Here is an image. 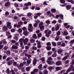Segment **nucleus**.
I'll list each match as a JSON object with an SVG mask.
<instances>
[{"mask_svg": "<svg viewBox=\"0 0 74 74\" xmlns=\"http://www.w3.org/2000/svg\"><path fill=\"white\" fill-rule=\"evenodd\" d=\"M67 58V56H65L64 58H63V60H66Z\"/></svg>", "mask_w": 74, "mask_h": 74, "instance_id": "13d9d810", "label": "nucleus"}, {"mask_svg": "<svg viewBox=\"0 0 74 74\" xmlns=\"http://www.w3.org/2000/svg\"><path fill=\"white\" fill-rule=\"evenodd\" d=\"M71 71V69L70 68H69L67 71L66 73H69Z\"/></svg>", "mask_w": 74, "mask_h": 74, "instance_id": "864d4df0", "label": "nucleus"}, {"mask_svg": "<svg viewBox=\"0 0 74 74\" xmlns=\"http://www.w3.org/2000/svg\"><path fill=\"white\" fill-rule=\"evenodd\" d=\"M11 4V3L9 2H8L6 3L5 4V7H8Z\"/></svg>", "mask_w": 74, "mask_h": 74, "instance_id": "4468645a", "label": "nucleus"}, {"mask_svg": "<svg viewBox=\"0 0 74 74\" xmlns=\"http://www.w3.org/2000/svg\"><path fill=\"white\" fill-rule=\"evenodd\" d=\"M51 43L52 45L54 47H56V43L55 42H52Z\"/></svg>", "mask_w": 74, "mask_h": 74, "instance_id": "6ab92c4d", "label": "nucleus"}, {"mask_svg": "<svg viewBox=\"0 0 74 74\" xmlns=\"http://www.w3.org/2000/svg\"><path fill=\"white\" fill-rule=\"evenodd\" d=\"M9 12L8 11H6L5 13V16H7L9 14Z\"/></svg>", "mask_w": 74, "mask_h": 74, "instance_id": "a878e982", "label": "nucleus"}, {"mask_svg": "<svg viewBox=\"0 0 74 74\" xmlns=\"http://www.w3.org/2000/svg\"><path fill=\"white\" fill-rule=\"evenodd\" d=\"M47 51H49L51 49V47L50 46H48L46 47Z\"/></svg>", "mask_w": 74, "mask_h": 74, "instance_id": "5701e85b", "label": "nucleus"}, {"mask_svg": "<svg viewBox=\"0 0 74 74\" xmlns=\"http://www.w3.org/2000/svg\"><path fill=\"white\" fill-rule=\"evenodd\" d=\"M39 71V70L38 69H35L33 70V71L34 72H37V71Z\"/></svg>", "mask_w": 74, "mask_h": 74, "instance_id": "8fccbe9b", "label": "nucleus"}, {"mask_svg": "<svg viewBox=\"0 0 74 74\" xmlns=\"http://www.w3.org/2000/svg\"><path fill=\"white\" fill-rule=\"evenodd\" d=\"M43 26V22H41L40 24H39V26Z\"/></svg>", "mask_w": 74, "mask_h": 74, "instance_id": "37998d69", "label": "nucleus"}, {"mask_svg": "<svg viewBox=\"0 0 74 74\" xmlns=\"http://www.w3.org/2000/svg\"><path fill=\"white\" fill-rule=\"evenodd\" d=\"M6 73L7 74H10V70L9 69H7L6 70Z\"/></svg>", "mask_w": 74, "mask_h": 74, "instance_id": "ea45409f", "label": "nucleus"}, {"mask_svg": "<svg viewBox=\"0 0 74 74\" xmlns=\"http://www.w3.org/2000/svg\"><path fill=\"white\" fill-rule=\"evenodd\" d=\"M14 39L15 40H16V41H17L18 40V38L16 36H15L14 38Z\"/></svg>", "mask_w": 74, "mask_h": 74, "instance_id": "603ef678", "label": "nucleus"}, {"mask_svg": "<svg viewBox=\"0 0 74 74\" xmlns=\"http://www.w3.org/2000/svg\"><path fill=\"white\" fill-rule=\"evenodd\" d=\"M51 31L48 29L47 34H46V36L47 37H49L50 36V34H51Z\"/></svg>", "mask_w": 74, "mask_h": 74, "instance_id": "7ed1b4c3", "label": "nucleus"}, {"mask_svg": "<svg viewBox=\"0 0 74 74\" xmlns=\"http://www.w3.org/2000/svg\"><path fill=\"white\" fill-rule=\"evenodd\" d=\"M51 11L52 12H56V10L54 9H52L51 10Z\"/></svg>", "mask_w": 74, "mask_h": 74, "instance_id": "4c0bfd02", "label": "nucleus"}, {"mask_svg": "<svg viewBox=\"0 0 74 74\" xmlns=\"http://www.w3.org/2000/svg\"><path fill=\"white\" fill-rule=\"evenodd\" d=\"M56 23V20H54L52 22V23H54V24H55Z\"/></svg>", "mask_w": 74, "mask_h": 74, "instance_id": "69168bd1", "label": "nucleus"}, {"mask_svg": "<svg viewBox=\"0 0 74 74\" xmlns=\"http://www.w3.org/2000/svg\"><path fill=\"white\" fill-rule=\"evenodd\" d=\"M12 49H17L18 48V47L17 46L15 45H13L12 47Z\"/></svg>", "mask_w": 74, "mask_h": 74, "instance_id": "9d476101", "label": "nucleus"}, {"mask_svg": "<svg viewBox=\"0 0 74 74\" xmlns=\"http://www.w3.org/2000/svg\"><path fill=\"white\" fill-rule=\"evenodd\" d=\"M32 49L33 50H37V47H32Z\"/></svg>", "mask_w": 74, "mask_h": 74, "instance_id": "b1692460", "label": "nucleus"}, {"mask_svg": "<svg viewBox=\"0 0 74 74\" xmlns=\"http://www.w3.org/2000/svg\"><path fill=\"white\" fill-rule=\"evenodd\" d=\"M3 29L4 32H7L8 30V28L6 26H4L3 27Z\"/></svg>", "mask_w": 74, "mask_h": 74, "instance_id": "0eeeda50", "label": "nucleus"}, {"mask_svg": "<svg viewBox=\"0 0 74 74\" xmlns=\"http://www.w3.org/2000/svg\"><path fill=\"white\" fill-rule=\"evenodd\" d=\"M23 66V63H21L20 64L19 66H18V68L19 70L21 69V67H22Z\"/></svg>", "mask_w": 74, "mask_h": 74, "instance_id": "423d86ee", "label": "nucleus"}, {"mask_svg": "<svg viewBox=\"0 0 74 74\" xmlns=\"http://www.w3.org/2000/svg\"><path fill=\"white\" fill-rule=\"evenodd\" d=\"M55 40H56V41H58V40H59V37H56L55 38Z\"/></svg>", "mask_w": 74, "mask_h": 74, "instance_id": "e2e57ef3", "label": "nucleus"}, {"mask_svg": "<svg viewBox=\"0 0 74 74\" xmlns=\"http://www.w3.org/2000/svg\"><path fill=\"white\" fill-rule=\"evenodd\" d=\"M47 46H51V42H47Z\"/></svg>", "mask_w": 74, "mask_h": 74, "instance_id": "58836bf2", "label": "nucleus"}, {"mask_svg": "<svg viewBox=\"0 0 74 74\" xmlns=\"http://www.w3.org/2000/svg\"><path fill=\"white\" fill-rule=\"evenodd\" d=\"M41 36H42V34L41 33H40L38 34V37H41Z\"/></svg>", "mask_w": 74, "mask_h": 74, "instance_id": "c9c22d12", "label": "nucleus"}, {"mask_svg": "<svg viewBox=\"0 0 74 74\" xmlns=\"http://www.w3.org/2000/svg\"><path fill=\"white\" fill-rule=\"evenodd\" d=\"M18 24L21 25H22L23 24V23L22 21H20L18 23Z\"/></svg>", "mask_w": 74, "mask_h": 74, "instance_id": "09e8293b", "label": "nucleus"}, {"mask_svg": "<svg viewBox=\"0 0 74 74\" xmlns=\"http://www.w3.org/2000/svg\"><path fill=\"white\" fill-rule=\"evenodd\" d=\"M11 42L12 43H13V44H14V43H16V41L14 40H12L11 41Z\"/></svg>", "mask_w": 74, "mask_h": 74, "instance_id": "5fc2aeb1", "label": "nucleus"}, {"mask_svg": "<svg viewBox=\"0 0 74 74\" xmlns=\"http://www.w3.org/2000/svg\"><path fill=\"white\" fill-rule=\"evenodd\" d=\"M6 35L7 36H8V35H10L11 33L9 32H6Z\"/></svg>", "mask_w": 74, "mask_h": 74, "instance_id": "473e14b6", "label": "nucleus"}, {"mask_svg": "<svg viewBox=\"0 0 74 74\" xmlns=\"http://www.w3.org/2000/svg\"><path fill=\"white\" fill-rule=\"evenodd\" d=\"M63 34L64 35L67 36V35H68V32H67V31H65L63 32Z\"/></svg>", "mask_w": 74, "mask_h": 74, "instance_id": "4be33fe9", "label": "nucleus"}, {"mask_svg": "<svg viewBox=\"0 0 74 74\" xmlns=\"http://www.w3.org/2000/svg\"><path fill=\"white\" fill-rule=\"evenodd\" d=\"M36 63H37V60L35 59L34 61V62H33V64L34 66L36 64Z\"/></svg>", "mask_w": 74, "mask_h": 74, "instance_id": "2f4dec72", "label": "nucleus"}, {"mask_svg": "<svg viewBox=\"0 0 74 74\" xmlns=\"http://www.w3.org/2000/svg\"><path fill=\"white\" fill-rule=\"evenodd\" d=\"M35 40L32 38L30 40V41L31 43H34L35 42Z\"/></svg>", "mask_w": 74, "mask_h": 74, "instance_id": "f8f14e48", "label": "nucleus"}, {"mask_svg": "<svg viewBox=\"0 0 74 74\" xmlns=\"http://www.w3.org/2000/svg\"><path fill=\"white\" fill-rule=\"evenodd\" d=\"M50 22H51L49 20H48L46 21V23L47 24H49L50 23Z\"/></svg>", "mask_w": 74, "mask_h": 74, "instance_id": "f704fd0d", "label": "nucleus"}, {"mask_svg": "<svg viewBox=\"0 0 74 74\" xmlns=\"http://www.w3.org/2000/svg\"><path fill=\"white\" fill-rule=\"evenodd\" d=\"M28 29V30L30 32H33V26H32V24H29Z\"/></svg>", "mask_w": 74, "mask_h": 74, "instance_id": "f257e3e1", "label": "nucleus"}, {"mask_svg": "<svg viewBox=\"0 0 74 74\" xmlns=\"http://www.w3.org/2000/svg\"><path fill=\"white\" fill-rule=\"evenodd\" d=\"M16 14L17 15H18V17H21V16H25V15L23 14H19V13H17Z\"/></svg>", "mask_w": 74, "mask_h": 74, "instance_id": "ddd939ff", "label": "nucleus"}, {"mask_svg": "<svg viewBox=\"0 0 74 74\" xmlns=\"http://www.w3.org/2000/svg\"><path fill=\"white\" fill-rule=\"evenodd\" d=\"M51 60H52V59L51 57H49L48 58V60L47 61L48 63L49 64H51Z\"/></svg>", "mask_w": 74, "mask_h": 74, "instance_id": "20e7f679", "label": "nucleus"}, {"mask_svg": "<svg viewBox=\"0 0 74 74\" xmlns=\"http://www.w3.org/2000/svg\"><path fill=\"white\" fill-rule=\"evenodd\" d=\"M28 33L29 32H27V31H26L24 32H23V34H24V35H27V34H28Z\"/></svg>", "mask_w": 74, "mask_h": 74, "instance_id": "c85d7f7f", "label": "nucleus"}, {"mask_svg": "<svg viewBox=\"0 0 74 74\" xmlns=\"http://www.w3.org/2000/svg\"><path fill=\"white\" fill-rule=\"evenodd\" d=\"M61 43H62L60 42H57V45H61Z\"/></svg>", "mask_w": 74, "mask_h": 74, "instance_id": "338daca9", "label": "nucleus"}, {"mask_svg": "<svg viewBox=\"0 0 74 74\" xmlns=\"http://www.w3.org/2000/svg\"><path fill=\"white\" fill-rule=\"evenodd\" d=\"M27 9H29V7H26L25 8H23V10H27Z\"/></svg>", "mask_w": 74, "mask_h": 74, "instance_id": "052dcab7", "label": "nucleus"}, {"mask_svg": "<svg viewBox=\"0 0 74 74\" xmlns=\"http://www.w3.org/2000/svg\"><path fill=\"white\" fill-rule=\"evenodd\" d=\"M42 64H40V65L38 66V68L39 70H42Z\"/></svg>", "mask_w": 74, "mask_h": 74, "instance_id": "dca6fc26", "label": "nucleus"}, {"mask_svg": "<svg viewBox=\"0 0 74 74\" xmlns=\"http://www.w3.org/2000/svg\"><path fill=\"white\" fill-rule=\"evenodd\" d=\"M17 31L18 32V33H21L22 32V29H21V28H20L18 29V30H17Z\"/></svg>", "mask_w": 74, "mask_h": 74, "instance_id": "bb28decb", "label": "nucleus"}, {"mask_svg": "<svg viewBox=\"0 0 74 74\" xmlns=\"http://www.w3.org/2000/svg\"><path fill=\"white\" fill-rule=\"evenodd\" d=\"M12 64V60H10L8 62V65H11Z\"/></svg>", "mask_w": 74, "mask_h": 74, "instance_id": "79ce46f5", "label": "nucleus"}, {"mask_svg": "<svg viewBox=\"0 0 74 74\" xmlns=\"http://www.w3.org/2000/svg\"><path fill=\"white\" fill-rule=\"evenodd\" d=\"M25 48L26 49H29V47L28 46H25Z\"/></svg>", "mask_w": 74, "mask_h": 74, "instance_id": "774afa93", "label": "nucleus"}, {"mask_svg": "<svg viewBox=\"0 0 74 74\" xmlns=\"http://www.w3.org/2000/svg\"><path fill=\"white\" fill-rule=\"evenodd\" d=\"M43 4L45 5H48V4H47V2L45 1L43 2Z\"/></svg>", "mask_w": 74, "mask_h": 74, "instance_id": "bf43d9fd", "label": "nucleus"}, {"mask_svg": "<svg viewBox=\"0 0 74 74\" xmlns=\"http://www.w3.org/2000/svg\"><path fill=\"white\" fill-rule=\"evenodd\" d=\"M55 69V66H50L48 68L49 70L50 71H52V70H53Z\"/></svg>", "mask_w": 74, "mask_h": 74, "instance_id": "1a4fd4ad", "label": "nucleus"}, {"mask_svg": "<svg viewBox=\"0 0 74 74\" xmlns=\"http://www.w3.org/2000/svg\"><path fill=\"white\" fill-rule=\"evenodd\" d=\"M62 51L61 49L58 50V54H61V53H62Z\"/></svg>", "mask_w": 74, "mask_h": 74, "instance_id": "f3484780", "label": "nucleus"}, {"mask_svg": "<svg viewBox=\"0 0 74 74\" xmlns=\"http://www.w3.org/2000/svg\"><path fill=\"white\" fill-rule=\"evenodd\" d=\"M66 8L67 10H70V9L71 8V7L70 5H67L66 6Z\"/></svg>", "mask_w": 74, "mask_h": 74, "instance_id": "2eb2a0df", "label": "nucleus"}, {"mask_svg": "<svg viewBox=\"0 0 74 74\" xmlns=\"http://www.w3.org/2000/svg\"><path fill=\"white\" fill-rule=\"evenodd\" d=\"M27 15L28 16H30L32 15V13H31L29 12L27 14Z\"/></svg>", "mask_w": 74, "mask_h": 74, "instance_id": "680f3d73", "label": "nucleus"}, {"mask_svg": "<svg viewBox=\"0 0 74 74\" xmlns=\"http://www.w3.org/2000/svg\"><path fill=\"white\" fill-rule=\"evenodd\" d=\"M33 38H34V39H37V35L36 34H34L33 36H32Z\"/></svg>", "mask_w": 74, "mask_h": 74, "instance_id": "a211bd4d", "label": "nucleus"}, {"mask_svg": "<svg viewBox=\"0 0 74 74\" xmlns=\"http://www.w3.org/2000/svg\"><path fill=\"white\" fill-rule=\"evenodd\" d=\"M40 60H42V61H45V59H44V58H41L40 59Z\"/></svg>", "mask_w": 74, "mask_h": 74, "instance_id": "0e129e2a", "label": "nucleus"}, {"mask_svg": "<svg viewBox=\"0 0 74 74\" xmlns=\"http://www.w3.org/2000/svg\"><path fill=\"white\" fill-rule=\"evenodd\" d=\"M41 14H42V13H38L36 14V15L38 16H40Z\"/></svg>", "mask_w": 74, "mask_h": 74, "instance_id": "49530a36", "label": "nucleus"}, {"mask_svg": "<svg viewBox=\"0 0 74 74\" xmlns=\"http://www.w3.org/2000/svg\"><path fill=\"white\" fill-rule=\"evenodd\" d=\"M40 27V30H43L44 29V26H40L39 27Z\"/></svg>", "mask_w": 74, "mask_h": 74, "instance_id": "a18cd8bd", "label": "nucleus"}, {"mask_svg": "<svg viewBox=\"0 0 74 74\" xmlns=\"http://www.w3.org/2000/svg\"><path fill=\"white\" fill-rule=\"evenodd\" d=\"M56 64L57 66H60L62 64V62L60 61H58L56 62Z\"/></svg>", "mask_w": 74, "mask_h": 74, "instance_id": "9b49d317", "label": "nucleus"}, {"mask_svg": "<svg viewBox=\"0 0 74 74\" xmlns=\"http://www.w3.org/2000/svg\"><path fill=\"white\" fill-rule=\"evenodd\" d=\"M60 34H61V32L60 31H58L57 33V36H59V35H60Z\"/></svg>", "mask_w": 74, "mask_h": 74, "instance_id": "72a5a7b5", "label": "nucleus"}, {"mask_svg": "<svg viewBox=\"0 0 74 74\" xmlns=\"http://www.w3.org/2000/svg\"><path fill=\"white\" fill-rule=\"evenodd\" d=\"M30 67H27L26 69V70L27 71H29V70H30Z\"/></svg>", "mask_w": 74, "mask_h": 74, "instance_id": "e433bc0d", "label": "nucleus"}, {"mask_svg": "<svg viewBox=\"0 0 74 74\" xmlns=\"http://www.w3.org/2000/svg\"><path fill=\"white\" fill-rule=\"evenodd\" d=\"M65 71H66L65 70H62L60 72L59 74H62V73H64V72Z\"/></svg>", "mask_w": 74, "mask_h": 74, "instance_id": "7c9ffc66", "label": "nucleus"}, {"mask_svg": "<svg viewBox=\"0 0 74 74\" xmlns=\"http://www.w3.org/2000/svg\"><path fill=\"white\" fill-rule=\"evenodd\" d=\"M32 5V3H31V2H28L27 3H25L24 4V5L25 6H28L29 5Z\"/></svg>", "mask_w": 74, "mask_h": 74, "instance_id": "6e6552de", "label": "nucleus"}, {"mask_svg": "<svg viewBox=\"0 0 74 74\" xmlns=\"http://www.w3.org/2000/svg\"><path fill=\"white\" fill-rule=\"evenodd\" d=\"M56 71H59V70H60V68L59 67H57L56 68Z\"/></svg>", "mask_w": 74, "mask_h": 74, "instance_id": "cd10ccee", "label": "nucleus"}, {"mask_svg": "<svg viewBox=\"0 0 74 74\" xmlns=\"http://www.w3.org/2000/svg\"><path fill=\"white\" fill-rule=\"evenodd\" d=\"M60 1L61 3H65V0H60Z\"/></svg>", "mask_w": 74, "mask_h": 74, "instance_id": "de8ad7c7", "label": "nucleus"}, {"mask_svg": "<svg viewBox=\"0 0 74 74\" xmlns=\"http://www.w3.org/2000/svg\"><path fill=\"white\" fill-rule=\"evenodd\" d=\"M29 41V39L27 38H26L23 41V43L24 44L26 45Z\"/></svg>", "mask_w": 74, "mask_h": 74, "instance_id": "39448f33", "label": "nucleus"}, {"mask_svg": "<svg viewBox=\"0 0 74 74\" xmlns=\"http://www.w3.org/2000/svg\"><path fill=\"white\" fill-rule=\"evenodd\" d=\"M61 47H64L66 46V44L64 43H62L61 45Z\"/></svg>", "mask_w": 74, "mask_h": 74, "instance_id": "a19ab883", "label": "nucleus"}, {"mask_svg": "<svg viewBox=\"0 0 74 74\" xmlns=\"http://www.w3.org/2000/svg\"><path fill=\"white\" fill-rule=\"evenodd\" d=\"M48 71L46 69H45L44 71H43V74H48Z\"/></svg>", "mask_w": 74, "mask_h": 74, "instance_id": "aec40b11", "label": "nucleus"}, {"mask_svg": "<svg viewBox=\"0 0 74 74\" xmlns=\"http://www.w3.org/2000/svg\"><path fill=\"white\" fill-rule=\"evenodd\" d=\"M60 18H61V19H62L63 18V16L62 15H60Z\"/></svg>", "mask_w": 74, "mask_h": 74, "instance_id": "3c124183", "label": "nucleus"}, {"mask_svg": "<svg viewBox=\"0 0 74 74\" xmlns=\"http://www.w3.org/2000/svg\"><path fill=\"white\" fill-rule=\"evenodd\" d=\"M34 27H37V26H38L37 23H35L34 25Z\"/></svg>", "mask_w": 74, "mask_h": 74, "instance_id": "c03bdc74", "label": "nucleus"}, {"mask_svg": "<svg viewBox=\"0 0 74 74\" xmlns=\"http://www.w3.org/2000/svg\"><path fill=\"white\" fill-rule=\"evenodd\" d=\"M11 23L10 22H8L7 23V26L8 27V28L10 29L12 28V26L11 25Z\"/></svg>", "mask_w": 74, "mask_h": 74, "instance_id": "f03ea898", "label": "nucleus"}, {"mask_svg": "<svg viewBox=\"0 0 74 74\" xmlns=\"http://www.w3.org/2000/svg\"><path fill=\"white\" fill-rule=\"evenodd\" d=\"M13 65L14 66H19V64H17V63L16 62H15L13 63Z\"/></svg>", "mask_w": 74, "mask_h": 74, "instance_id": "393cba45", "label": "nucleus"}, {"mask_svg": "<svg viewBox=\"0 0 74 74\" xmlns=\"http://www.w3.org/2000/svg\"><path fill=\"white\" fill-rule=\"evenodd\" d=\"M23 30L24 31H25V30H27V28H26V27H24L22 28Z\"/></svg>", "mask_w": 74, "mask_h": 74, "instance_id": "6e6d98bb", "label": "nucleus"}, {"mask_svg": "<svg viewBox=\"0 0 74 74\" xmlns=\"http://www.w3.org/2000/svg\"><path fill=\"white\" fill-rule=\"evenodd\" d=\"M59 28H60V27H58L56 26L55 29V31H57V30H59Z\"/></svg>", "mask_w": 74, "mask_h": 74, "instance_id": "c756f323", "label": "nucleus"}, {"mask_svg": "<svg viewBox=\"0 0 74 74\" xmlns=\"http://www.w3.org/2000/svg\"><path fill=\"white\" fill-rule=\"evenodd\" d=\"M35 22L37 23H39L40 22V21L38 20H37L35 21Z\"/></svg>", "mask_w": 74, "mask_h": 74, "instance_id": "4d7b16f0", "label": "nucleus"}, {"mask_svg": "<svg viewBox=\"0 0 74 74\" xmlns=\"http://www.w3.org/2000/svg\"><path fill=\"white\" fill-rule=\"evenodd\" d=\"M2 42L3 44H7V42L5 40V39H4L2 40Z\"/></svg>", "mask_w": 74, "mask_h": 74, "instance_id": "412c9836", "label": "nucleus"}]
</instances>
